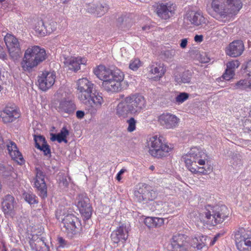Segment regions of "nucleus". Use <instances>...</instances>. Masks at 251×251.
Returning a JSON list of instances; mask_svg holds the SVG:
<instances>
[{
    "mask_svg": "<svg viewBox=\"0 0 251 251\" xmlns=\"http://www.w3.org/2000/svg\"><path fill=\"white\" fill-rule=\"evenodd\" d=\"M12 170L11 167H6L3 164H0V176L4 178L11 176Z\"/></svg>",
    "mask_w": 251,
    "mask_h": 251,
    "instance_id": "obj_38",
    "label": "nucleus"
},
{
    "mask_svg": "<svg viewBox=\"0 0 251 251\" xmlns=\"http://www.w3.org/2000/svg\"><path fill=\"white\" fill-rule=\"evenodd\" d=\"M211 5L213 11L219 16V19L230 17L228 0H213Z\"/></svg>",
    "mask_w": 251,
    "mask_h": 251,
    "instance_id": "obj_15",
    "label": "nucleus"
},
{
    "mask_svg": "<svg viewBox=\"0 0 251 251\" xmlns=\"http://www.w3.org/2000/svg\"><path fill=\"white\" fill-rule=\"evenodd\" d=\"M146 107L144 97L138 94H131L124 98L116 107V114L120 118H126L129 115H137Z\"/></svg>",
    "mask_w": 251,
    "mask_h": 251,
    "instance_id": "obj_1",
    "label": "nucleus"
},
{
    "mask_svg": "<svg viewBox=\"0 0 251 251\" xmlns=\"http://www.w3.org/2000/svg\"><path fill=\"white\" fill-rule=\"evenodd\" d=\"M157 197L155 191L150 190V187L145 183L139 184L134 191L135 200L139 202L144 201H152Z\"/></svg>",
    "mask_w": 251,
    "mask_h": 251,
    "instance_id": "obj_8",
    "label": "nucleus"
},
{
    "mask_svg": "<svg viewBox=\"0 0 251 251\" xmlns=\"http://www.w3.org/2000/svg\"><path fill=\"white\" fill-rule=\"evenodd\" d=\"M233 71L226 70L225 73L223 75V77L224 79L228 80L233 77Z\"/></svg>",
    "mask_w": 251,
    "mask_h": 251,
    "instance_id": "obj_53",
    "label": "nucleus"
},
{
    "mask_svg": "<svg viewBox=\"0 0 251 251\" xmlns=\"http://www.w3.org/2000/svg\"><path fill=\"white\" fill-rule=\"evenodd\" d=\"M176 54V50L174 49L166 50L162 52V55L167 60H171Z\"/></svg>",
    "mask_w": 251,
    "mask_h": 251,
    "instance_id": "obj_45",
    "label": "nucleus"
},
{
    "mask_svg": "<svg viewBox=\"0 0 251 251\" xmlns=\"http://www.w3.org/2000/svg\"><path fill=\"white\" fill-rule=\"evenodd\" d=\"M16 202L13 196L10 195H6L2 202V208L5 215L13 217L15 214Z\"/></svg>",
    "mask_w": 251,
    "mask_h": 251,
    "instance_id": "obj_23",
    "label": "nucleus"
},
{
    "mask_svg": "<svg viewBox=\"0 0 251 251\" xmlns=\"http://www.w3.org/2000/svg\"><path fill=\"white\" fill-rule=\"evenodd\" d=\"M86 61L84 58L80 57H71L65 58L64 63L68 69L76 72L80 69L81 64H85Z\"/></svg>",
    "mask_w": 251,
    "mask_h": 251,
    "instance_id": "obj_25",
    "label": "nucleus"
},
{
    "mask_svg": "<svg viewBox=\"0 0 251 251\" xmlns=\"http://www.w3.org/2000/svg\"><path fill=\"white\" fill-rule=\"evenodd\" d=\"M187 239L184 234L178 233L174 235L171 241L173 251H188L190 245Z\"/></svg>",
    "mask_w": 251,
    "mask_h": 251,
    "instance_id": "obj_16",
    "label": "nucleus"
},
{
    "mask_svg": "<svg viewBox=\"0 0 251 251\" xmlns=\"http://www.w3.org/2000/svg\"><path fill=\"white\" fill-rule=\"evenodd\" d=\"M40 150L44 152V155L46 156H50L51 151L49 145H48L47 143L44 145H41L40 148H38Z\"/></svg>",
    "mask_w": 251,
    "mask_h": 251,
    "instance_id": "obj_51",
    "label": "nucleus"
},
{
    "mask_svg": "<svg viewBox=\"0 0 251 251\" xmlns=\"http://www.w3.org/2000/svg\"><path fill=\"white\" fill-rule=\"evenodd\" d=\"M194 40L197 42H201L203 40V36L202 35H196L194 37Z\"/></svg>",
    "mask_w": 251,
    "mask_h": 251,
    "instance_id": "obj_64",
    "label": "nucleus"
},
{
    "mask_svg": "<svg viewBox=\"0 0 251 251\" xmlns=\"http://www.w3.org/2000/svg\"><path fill=\"white\" fill-rule=\"evenodd\" d=\"M228 7L230 12V17L236 14L242 8V4L241 0H228Z\"/></svg>",
    "mask_w": 251,
    "mask_h": 251,
    "instance_id": "obj_33",
    "label": "nucleus"
},
{
    "mask_svg": "<svg viewBox=\"0 0 251 251\" xmlns=\"http://www.w3.org/2000/svg\"><path fill=\"white\" fill-rule=\"evenodd\" d=\"M20 116L19 109L14 104L7 105L0 111V118L5 124L13 122Z\"/></svg>",
    "mask_w": 251,
    "mask_h": 251,
    "instance_id": "obj_11",
    "label": "nucleus"
},
{
    "mask_svg": "<svg viewBox=\"0 0 251 251\" xmlns=\"http://www.w3.org/2000/svg\"><path fill=\"white\" fill-rule=\"evenodd\" d=\"M45 22L43 20L38 21L35 27V30L37 34L40 36H45V33H43V31L45 29Z\"/></svg>",
    "mask_w": 251,
    "mask_h": 251,
    "instance_id": "obj_40",
    "label": "nucleus"
},
{
    "mask_svg": "<svg viewBox=\"0 0 251 251\" xmlns=\"http://www.w3.org/2000/svg\"><path fill=\"white\" fill-rule=\"evenodd\" d=\"M4 40L10 56L13 58L19 57L21 51L18 39L13 35L7 33L4 36Z\"/></svg>",
    "mask_w": 251,
    "mask_h": 251,
    "instance_id": "obj_10",
    "label": "nucleus"
},
{
    "mask_svg": "<svg viewBox=\"0 0 251 251\" xmlns=\"http://www.w3.org/2000/svg\"><path fill=\"white\" fill-rule=\"evenodd\" d=\"M109 9L107 4L104 3H98L97 6L96 15L98 17H101Z\"/></svg>",
    "mask_w": 251,
    "mask_h": 251,
    "instance_id": "obj_39",
    "label": "nucleus"
},
{
    "mask_svg": "<svg viewBox=\"0 0 251 251\" xmlns=\"http://www.w3.org/2000/svg\"><path fill=\"white\" fill-rule=\"evenodd\" d=\"M154 217H147L144 220L145 224L149 227H153Z\"/></svg>",
    "mask_w": 251,
    "mask_h": 251,
    "instance_id": "obj_55",
    "label": "nucleus"
},
{
    "mask_svg": "<svg viewBox=\"0 0 251 251\" xmlns=\"http://www.w3.org/2000/svg\"><path fill=\"white\" fill-rule=\"evenodd\" d=\"M68 135V130L65 127H63L59 133L57 134H51L50 139L52 141H57L58 143L64 142L65 143H67L68 141L66 139V137Z\"/></svg>",
    "mask_w": 251,
    "mask_h": 251,
    "instance_id": "obj_31",
    "label": "nucleus"
},
{
    "mask_svg": "<svg viewBox=\"0 0 251 251\" xmlns=\"http://www.w3.org/2000/svg\"><path fill=\"white\" fill-rule=\"evenodd\" d=\"M186 19L192 25L196 26H203L207 23V19L201 11H190L186 14Z\"/></svg>",
    "mask_w": 251,
    "mask_h": 251,
    "instance_id": "obj_21",
    "label": "nucleus"
},
{
    "mask_svg": "<svg viewBox=\"0 0 251 251\" xmlns=\"http://www.w3.org/2000/svg\"><path fill=\"white\" fill-rule=\"evenodd\" d=\"M141 65L140 61L138 59H135L131 61L129 68L132 70H137Z\"/></svg>",
    "mask_w": 251,
    "mask_h": 251,
    "instance_id": "obj_49",
    "label": "nucleus"
},
{
    "mask_svg": "<svg viewBox=\"0 0 251 251\" xmlns=\"http://www.w3.org/2000/svg\"><path fill=\"white\" fill-rule=\"evenodd\" d=\"M210 238L205 236H201L195 237L192 239L191 246L196 249L195 251H207V242L209 241Z\"/></svg>",
    "mask_w": 251,
    "mask_h": 251,
    "instance_id": "obj_27",
    "label": "nucleus"
},
{
    "mask_svg": "<svg viewBox=\"0 0 251 251\" xmlns=\"http://www.w3.org/2000/svg\"><path fill=\"white\" fill-rule=\"evenodd\" d=\"M78 98L81 100L95 91L94 84L86 78H82L77 80L76 82Z\"/></svg>",
    "mask_w": 251,
    "mask_h": 251,
    "instance_id": "obj_13",
    "label": "nucleus"
},
{
    "mask_svg": "<svg viewBox=\"0 0 251 251\" xmlns=\"http://www.w3.org/2000/svg\"><path fill=\"white\" fill-rule=\"evenodd\" d=\"M32 251H50V248L42 238L30 242Z\"/></svg>",
    "mask_w": 251,
    "mask_h": 251,
    "instance_id": "obj_30",
    "label": "nucleus"
},
{
    "mask_svg": "<svg viewBox=\"0 0 251 251\" xmlns=\"http://www.w3.org/2000/svg\"><path fill=\"white\" fill-rule=\"evenodd\" d=\"M200 173L202 174H206L207 171L203 167H199L197 169V174Z\"/></svg>",
    "mask_w": 251,
    "mask_h": 251,
    "instance_id": "obj_63",
    "label": "nucleus"
},
{
    "mask_svg": "<svg viewBox=\"0 0 251 251\" xmlns=\"http://www.w3.org/2000/svg\"><path fill=\"white\" fill-rule=\"evenodd\" d=\"M77 201V206L80 213L85 218L89 219L92 212L89 199L85 195L81 194L78 195Z\"/></svg>",
    "mask_w": 251,
    "mask_h": 251,
    "instance_id": "obj_17",
    "label": "nucleus"
},
{
    "mask_svg": "<svg viewBox=\"0 0 251 251\" xmlns=\"http://www.w3.org/2000/svg\"><path fill=\"white\" fill-rule=\"evenodd\" d=\"M56 74L54 72H45L38 76L39 88L43 91L50 89L54 83Z\"/></svg>",
    "mask_w": 251,
    "mask_h": 251,
    "instance_id": "obj_14",
    "label": "nucleus"
},
{
    "mask_svg": "<svg viewBox=\"0 0 251 251\" xmlns=\"http://www.w3.org/2000/svg\"><path fill=\"white\" fill-rule=\"evenodd\" d=\"M68 179H69V178H67L66 176H62L61 179H60V183L64 186L67 187L69 184Z\"/></svg>",
    "mask_w": 251,
    "mask_h": 251,
    "instance_id": "obj_59",
    "label": "nucleus"
},
{
    "mask_svg": "<svg viewBox=\"0 0 251 251\" xmlns=\"http://www.w3.org/2000/svg\"><path fill=\"white\" fill-rule=\"evenodd\" d=\"M175 81L177 83H189L191 80V75L189 71H185L182 73L176 72L174 74Z\"/></svg>",
    "mask_w": 251,
    "mask_h": 251,
    "instance_id": "obj_32",
    "label": "nucleus"
},
{
    "mask_svg": "<svg viewBox=\"0 0 251 251\" xmlns=\"http://www.w3.org/2000/svg\"><path fill=\"white\" fill-rule=\"evenodd\" d=\"M236 247L239 251H251V241L250 239H246Z\"/></svg>",
    "mask_w": 251,
    "mask_h": 251,
    "instance_id": "obj_37",
    "label": "nucleus"
},
{
    "mask_svg": "<svg viewBox=\"0 0 251 251\" xmlns=\"http://www.w3.org/2000/svg\"><path fill=\"white\" fill-rule=\"evenodd\" d=\"M229 215V210L225 205H208L205 207V218L207 224L216 226L222 223Z\"/></svg>",
    "mask_w": 251,
    "mask_h": 251,
    "instance_id": "obj_3",
    "label": "nucleus"
},
{
    "mask_svg": "<svg viewBox=\"0 0 251 251\" xmlns=\"http://www.w3.org/2000/svg\"><path fill=\"white\" fill-rule=\"evenodd\" d=\"M75 109V104L71 100H62L59 102L57 107L58 111L62 114H71Z\"/></svg>",
    "mask_w": 251,
    "mask_h": 251,
    "instance_id": "obj_26",
    "label": "nucleus"
},
{
    "mask_svg": "<svg viewBox=\"0 0 251 251\" xmlns=\"http://www.w3.org/2000/svg\"><path fill=\"white\" fill-rule=\"evenodd\" d=\"M132 16L130 14L122 15L117 20L116 25L123 30L129 28L133 25Z\"/></svg>",
    "mask_w": 251,
    "mask_h": 251,
    "instance_id": "obj_28",
    "label": "nucleus"
},
{
    "mask_svg": "<svg viewBox=\"0 0 251 251\" xmlns=\"http://www.w3.org/2000/svg\"><path fill=\"white\" fill-rule=\"evenodd\" d=\"M24 197L25 200L29 204H35L38 202L37 197L32 193H25Z\"/></svg>",
    "mask_w": 251,
    "mask_h": 251,
    "instance_id": "obj_42",
    "label": "nucleus"
},
{
    "mask_svg": "<svg viewBox=\"0 0 251 251\" xmlns=\"http://www.w3.org/2000/svg\"><path fill=\"white\" fill-rule=\"evenodd\" d=\"M97 6V4L89 3L86 7L87 11L90 13L94 14L96 15Z\"/></svg>",
    "mask_w": 251,
    "mask_h": 251,
    "instance_id": "obj_52",
    "label": "nucleus"
},
{
    "mask_svg": "<svg viewBox=\"0 0 251 251\" xmlns=\"http://www.w3.org/2000/svg\"><path fill=\"white\" fill-rule=\"evenodd\" d=\"M117 72V69L111 70L103 65H100L94 70L96 75L102 82L107 81L110 78H112L114 73Z\"/></svg>",
    "mask_w": 251,
    "mask_h": 251,
    "instance_id": "obj_24",
    "label": "nucleus"
},
{
    "mask_svg": "<svg viewBox=\"0 0 251 251\" xmlns=\"http://www.w3.org/2000/svg\"><path fill=\"white\" fill-rule=\"evenodd\" d=\"M8 153L12 159L23 162V157L21 153L18 150L16 144L13 141H9L6 145Z\"/></svg>",
    "mask_w": 251,
    "mask_h": 251,
    "instance_id": "obj_29",
    "label": "nucleus"
},
{
    "mask_svg": "<svg viewBox=\"0 0 251 251\" xmlns=\"http://www.w3.org/2000/svg\"><path fill=\"white\" fill-rule=\"evenodd\" d=\"M45 29L43 31V33H45V35L48 34H50L54 31L56 28V23L52 21H44Z\"/></svg>",
    "mask_w": 251,
    "mask_h": 251,
    "instance_id": "obj_36",
    "label": "nucleus"
},
{
    "mask_svg": "<svg viewBox=\"0 0 251 251\" xmlns=\"http://www.w3.org/2000/svg\"><path fill=\"white\" fill-rule=\"evenodd\" d=\"M225 233V232H221L216 234L213 237V239L211 240L210 242V245L213 246L215 242L217 241L219 238L222 236Z\"/></svg>",
    "mask_w": 251,
    "mask_h": 251,
    "instance_id": "obj_56",
    "label": "nucleus"
},
{
    "mask_svg": "<svg viewBox=\"0 0 251 251\" xmlns=\"http://www.w3.org/2000/svg\"><path fill=\"white\" fill-rule=\"evenodd\" d=\"M57 241L59 247L64 248L67 245V242L62 237H59Z\"/></svg>",
    "mask_w": 251,
    "mask_h": 251,
    "instance_id": "obj_57",
    "label": "nucleus"
},
{
    "mask_svg": "<svg viewBox=\"0 0 251 251\" xmlns=\"http://www.w3.org/2000/svg\"><path fill=\"white\" fill-rule=\"evenodd\" d=\"M240 65L239 62L236 60L228 62L226 64L227 70L233 71V69L238 68Z\"/></svg>",
    "mask_w": 251,
    "mask_h": 251,
    "instance_id": "obj_48",
    "label": "nucleus"
},
{
    "mask_svg": "<svg viewBox=\"0 0 251 251\" xmlns=\"http://www.w3.org/2000/svg\"><path fill=\"white\" fill-rule=\"evenodd\" d=\"M164 219L158 218V217H154L153 220V226H160L164 224Z\"/></svg>",
    "mask_w": 251,
    "mask_h": 251,
    "instance_id": "obj_54",
    "label": "nucleus"
},
{
    "mask_svg": "<svg viewBox=\"0 0 251 251\" xmlns=\"http://www.w3.org/2000/svg\"><path fill=\"white\" fill-rule=\"evenodd\" d=\"M231 159V164L234 168H237L242 165L241 156L239 154H233Z\"/></svg>",
    "mask_w": 251,
    "mask_h": 251,
    "instance_id": "obj_41",
    "label": "nucleus"
},
{
    "mask_svg": "<svg viewBox=\"0 0 251 251\" xmlns=\"http://www.w3.org/2000/svg\"><path fill=\"white\" fill-rule=\"evenodd\" d=\"M62 220V229L70 238L79 233L80 224L78 219L74 214H67Z\"/></svg>",
    "mask_w": 251,
    "mask_h": 251,
    "instance_id": "obj_7",
    "label": "nucleus"
},
{
    "mask_svg": "<svg viewBox=\"0 0 251 251\" xmlns=\"http://www.w3.org/2000/svg\"><path fill=\"white\" fill-rule=\"evenodd\" d=\"M179 119L175 115L170 113H163L158 117L160 125L167 129L175 128L178 125Z\"/></svg>",
    "mask_w": 251,
    "mask_h": 251,
    "instance_id": "obj_20",
    "label": "nucleus"
},
{
    "mask_svg": "<svg viewBox=\"0 0 251 251\" xmlns=\"http://www.w3.org/2000/svg\"><path fill=\"white\" fill-rule=\"evenodd\" d=\"M180 41H181L180 44V47L182 49L186 48L187 45V43H188L187 39H186V38L182 39Z\"/></svg>",
    "mask_w": 251,
    "mask_h": 251,
    "instance_id": "obj_60",
    "label": "nucleus"
},
{
    "mask_svg": "<svg viewBox=\"0 0 251 251\" xmlns=\"http://www.w3.org/2000/svg\"><path fill=\"white\" fill-rule=\"evenodd\" d=\"M162 136H154L150 138L148 146L150 154L156 158H160L168 156L172 150L166 143L163 141Z\"/></svg>",
    "mask_w": 251,
    "mask_h": 251,
    "instance_id": "obj_5",
    "label": "nucleus"
},
{
    "mask_svg": "<svg viewBox=\"0 0 251 251\" xmlns=\"http://www.w3.org/2000/svg\"><path fill=\"white\" fill-rule=\"evenodd\" d=\"M124 73L117 69V72L114 73L112 78L102 82L101 86L108 92L115 93L121 92L128 87V83L127 81L124 80Z\"/></svg>",
    "mask_w": 251,
    "mask_h": 251,
    "instance_id": "obj_4",
    "label": "nucleus"
},
{
    "mask_svg": "<svg viewBox=\"0 0 251 251\" xmlns=\"http://www.w3.org/2000/svg\"><path fill=\"white\" fill-rule=\"evenodd\" d=\"M35 177L34 179V186L38 195L42 198L47 197V187L45 181V175L39 167L35 168Z\"/></svg>",
    "mask_w": 251,
    "mask_h": 251,
    "instance_id": "obj_12",
    "label": "nucleus"
},
{
    "mask_svg": "<svg viewBox=\"0 0 251 251\" xmlns=\"http://www.w3.org/2000/svg\"><path fill=\"white\" fill-rule=\"evenodd\" d=\"M80 101L85 105L86 109L92 116L95 115L98 111L101 109L104 101L101 93L96 91H94Z\"/></svg>",
    "mask_w": 251,
    "mask_h": 251,
    "instance_id": "obj_6",
    "label": "nucleus"
},
{
    "mask_svg": "<svg viewBox=\"0 0 251 251\" xmlns=\"http://www.w3.org/2000/svg\"><path fill=\"white\" fill-rule=\"evenodd\" d=\"M127 123L128 124L127 130L128 132H131L135 130L137 121L134 118L131 117L129 118V119L127 121Z\"/></svg>",
    "mask_w": 251,
    "mask_h": 251,
    "instance_id": "obj_47",
    "label": "nucleus"
},
{
    "mask_svg": "<svg viewBox=\"0 0 251 251\" xmlns=\"http://www.w3.org/2000/svg\"><path fill=\"white\" fill-rule=\"evenodd\" d=\"M128 237V231L126 226L122 225L114 230L111 234V239L114 244L120 242L124 243Z\"/></svg>",
    "mask_w": 251,
    "mask_h": 251,
    "instance_id": "obj_22",
    "label": "nucleus"
},
{
    "mask_svg": "<svg viewBox=\"0 0 251 251\" xmlns=\"http://www.w3.org/2000/svg\"><path fill=\"white\" fill-rule=\"evenodd\" d=\"M198 162H190V164L188 165V164H186V166L187 168L192 173L194 174H197V169L198 168V166L197 165Z\"/></svg>",
    "mask_w": 251,
    "mask_h": 251,
    "instance_id": "obj_50",
    "label": "nucleus"
},
{
    "mask_svg": "<svg viewBox=\"0 0 251 251\" xmlns=\"http://www.w3.org/2000/svg\"><path fill=\"white\" fill-rule=\"evenodd\" d=\"M34 140L35 142V146L37 149L40 148L41 145H44L47 143L45 137L41 135H34Z\"/></svg>",
    "mask_w": 251,
    "mask_h": 251,
    "instance_id": "obj_43",
    "label": "nucleus"
},
{
    "mask_svg": "<svg viewBox=\"0 0 251 251\" xmlns=\"http://www.w3.org/2000/svg\"><path fill=\"white\" fill-rule=\"evenodd\" d=\"M245 69L247 75L251 77V60L247 62Z\"/></svg>",
    "mask_w": 251,
    "mask_h": 251,
    "instance_id": "obj_58",
    "label": "nucleus"
},
{
    "mask_svg": "<svg viewBox=\"0 0 251 251\" xmlns=\"http://www.w3.org/2000/svg\"><path fill=\"white\" fill-rule=\"evenodd\" d=\"M44 49L34 46L28 48L25 51L21 65L24 70L30 71L46 58Z\"/></svg>",
    "mask_w": 251,
    "mask_h": 251,
    "instance_id": "obj_2",
    "label": "nucleus"
},
{
    "mask_svg": "<svg viewBox=\"0 0 251 251\" xmlns=\"http://www.w3.org/2000/svg\"><path fill=\"white\" fill-rule=\"evenodd\" d=\"M84 112L81 110H78L76 112V116L78 119H82L84 116Z\"/></svg>",
    "mask_w": 251,
    "mask_h": 251,
    "instance_id": "obj_61",
    "label": "nucleus"
},
{
    "mask_svg": "<svg viewBox=\"0 0 251 251\" xmlns=\"http://www.w3.org/2000/svg\"><path fill=\"white\" fill-rule=\"evenodd\" d=\"M206 157V154L201 150L197 147H194L182 157L185 164L189 165L190 162L193 161L198 162L200 165H203L205 164Z\"/></svg>",
    "mask_w": 251,
    "mask_h": 251,
    "instance_id": "obj_9",
    "label": "nucleus"
},
{
    "mask_svg": "<svg viewBox=\"0 0 251 251\" xmlns=\"http://www.w3.org/2000/svg\"><path fill=\"white\" fill-rule=\"evenodd\" d=\"M175 5L171 2L161 3L157 5L156 13L161 19L167 20L175 14Z\"/></svg>",
    "mask_w": 251,
    "mask_h": 251,
    "instance_id": "obj_19",
    "label": "nucleus"
},
{
    "mask_svg": "<svg viewBox=\"0 0 251 251\" xmlns=\"http://www.w3.org/2000/svg\"><path fill=\"white\" fill-rule=\"evenodd\" d=\"M235 89L245 90L247 89V80L241 79L234 84Z\"/></svg>",
    "mask_w": 251,
    "mask_h": 251,
    "instance_id": "obj_46",
    "label": "nucleus"
},
{
    "mask_svg": "<svg viewBox=\"0 0 251 251\" xmlns=\"http://www.w3.org/2000/svg\"><path fill=\"white\" fill-rule=\"evenodd\" d=\"M126 172V170L124 169H121L119 173L117 174L116 176V179L119 181L121 180V175H123Z\"/></svg>",
    "mask_w": 251,
    "mask_h": 251,
    "instance_id": "obj_62",
    "label": "nucleus"
},
{
    "mask_svg": "<svg viewBox=\"0 0 251 251\" xmlns=\"http://www.w3.org/2000/svg\"><path fill=\"white\" fill-rule=\"evenodd\" d=\"M234 238L236 246L241 242L249 239L247 237L245 230L243 228H239L238 230L235 232Z\"/></svg>",
    "mask_w": 251,
    "mask_h": 251,
    "instance_id": "obj_35",
    "label": "nucleus"
},
{
    "mask_svg": "<svg viewBox=\"0 0 251 251\" xmlns=\"http://www.w3.org/2000/svg\"><path fill=\"white\" fill-rule=\"evenodd\" d=\"M150 73L156 75V77L158 78H161L165 72V70L161 64L153 63L150 66Z\"/></svg>",
    "mask_w": 251,
    "mask_h": 251,
    "instance_id": "obj_34",
    "label": "nucleus"
},
{
    "mask_svg": "<svg viewBox=\"0 0 251 251\" xmlns=\"http://www.w3.org/2000/svg\"><path fill=\"white\" fill-rule=\"evenodd\" d=\"M189 96V95L187 93H180L176 97V102L178 104L182 103L188 99Z\"/></svg>",
    "mask_w": 251,
    "mask_h": 251,
    "instance_id": "obj_44",
    "label": "nucleus"
},
{
    "mask_svg": "<svg viewBox=\"0 0 251 251\" xmlns=\"http://www.w3.org/2000/svg\"><path fill=\"white\" fill-rule=\"evenodd\" d=\"M245 50L243 42L236 40L231 42L226 48L225 52L227 55L231 57H237L241 56Z\"/></svg>",
    "mask_w": 251,
    "mask_h": 251,
    "instance_id": "obj_18",
    "label": "nucleus"
}]
</instances>
